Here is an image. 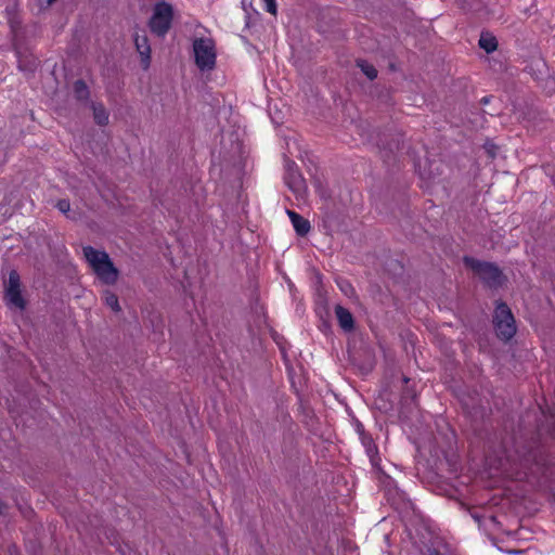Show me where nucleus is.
<instances>
[{"label": "nucleus", "instance_id": "0eeeda50", "mask_svg": "<svg viewBox=\"0 0 555 555\" xmlns=\"http://www.w3.org/2000/svg\"><path fill=\"white\" fill-rule=\"evenodd\" d=\"M137 52L141 57V65L143 69H147L151 64V46L146 34L135 33L133 37Z\"/></svg>", "mask_w": 555, "mask_h": 555}, {"label": "nucleus", "instance_id": "aec40b11", "mask_svg": "<svg viewBox=\"0 0 555 555\" xmlns=\"http://www.w3.org/2000/svg\"><path fill=\"white\" fill-rule=\"evenodd\" d=\"M7 289H21L20 275L16 271L10 272Z\"/></svg>", "mask_w": 555, "mask_h": 555}, {"label": "nucleus", "instance_id": "5701e85b", "mask_svg": "<svg viewBox=\"0 0 555 555\" xmlns=\"http://www.w3.org/2000/svg\"><path fill=\"white\" fill-rule=\"evenodd\" d=\"M262 1L264 2V9L267 12H269L271 14H276L278 7H276L275 0H262Z\"/></svg>", "mask_w": 555, "mask_h": 555}, {"label": "nucleus", "instance_id": "c85d7f7f", "mask_svg": "<svg viewBox=\"0 0 555 555\" xmlns=\"http://www.w3.org/2000/svg\"><path fill=\"white\" fill-rule=\"evenodd\" d=\"M431 555H440V553L438 551H435L434 553H431Z\"/></svg>", "mask_w": 555, "mask_h": 555}, {"label": "nucleus", "instance_id": "f8f14e48", "mask_svg": "<svg viewBox=\"0 0 555 555\" xmlns=\"http://www.w3.org/2000/svg\"><path fill=\"white\" fill-rule=\"evenodd\" d=\"M360 440H361L362 446L365 449V452H366V454H367V456L370 459V462H371L372 466L378 467L379 462H380V457H379V454H378V448L375 444L372 436L367 435L365 437H362Z\"/></svg>", "mask_w": 555, "mask_h": 555}, {"label": "nucleus", "instance_id": "9b49d317", "mask_svg": "<svg viewBox=\"0 0 555 555\" xmlns=\"http://www.w3.org/2000/svg\"><path fill=\"white\" fill-rule=\"evenodd\" d=\"M287 215L292 221V224L299 236H306L311 227L309 220L293 210H287Z\"/></svg>", "mask_w": 555, "mask_h": 555}, {"label": "nucleus", "instance_id": "6e6552de", "mask_svg": "<svg viewBox=\"0 0 555 555\" xmlns=\"http://www.w3.org/2000/svg\"><path fill=\"white\" fill-rule=\"evenodd\" d=\"M17 67L26 75H33L39 66V60L29 51H21L15 48Z\"/></svg>", "mask_w": 555, "mask_h": 555}, {"label": "nucleus", "instance_id": "423d86ee", "mask_svg": "<svg viewBox=\"0 0 555 555\" xmlns=\"http://www.w3.org/2000/svg\"><path fill=\"white\" fill-rule=\"evenodd\" d=\"M173 20V8L166 1L157 2L153 8L149 27L152 34L164 38L171 28Z\"/></svg>", "mask_w": 555, "mask_h": 555}, {"label": "nucleus", "instance_id": "f3484780", "mask_svg": "<svg viewBox=\"0 0 555 555\" xmlns=\"http://www.w3.org/2000/svg\"><path fill=\"white\" fill-rule=\"evenodd\" d=\"M357 66L370 80H374L377 77V69L369 62L364 60H357Z\"/></svg>", "mask_w": 555, "mask_h": 555}, {"label": "nucleus", "instance_id": "7ed1b4c3", "mask_svg": "<svg viewBox=\"0 0 555 555\" xmlns=\"http://www.w3.org/2000/svg\"><path fill=\"white\" fill-rule=\"evenodd\" d=\"M463 261L464 264L472 269L489 288L496 289L503 285L505 275L498 264L489 261H481L468 256H465Z\"/></svg>", "mask_w": 555, "mask_h": 555}, {"label": "nucleus", "instance_id": "f03ea898", "mask_svg": "<svg viewBox=\"0 0 555 555\" xmlns=\"http://www.w3.org/2000/svg\"><path fill=\"white\" fill-rule=\"evenodd\" d=\"M82 253L86 261L102 283L113 285L117 282L119 271L105 250H98L92 246H85Z\"/></svg>", "mask_w": 555, "mask_h": 555}, {"label": "nucleus", "instance_id": "39448f33", "mask_svg": "<svg viewBox=\"0 0 555 555\" xmlns=\"http://www.w3.org/2000/svg\"><path fill=\"white\" fill-rule=\"evenodd\" d=\"M193 54L199 70L209 72L216 67V46L211 38H195L193 40Z\"/></svg>", "mask_w": 555, "mask_h": 555}, {"label": "nucleus", "instance_id": "1a4fd4ad", "mask_svg": "<svg viewBox=\"0 0 555 555\" xmlns=\"http://www.w3.org/2000/svg\"><path fill=\"white\" fill-rule=\"evenodd\" d=\"M335 315L338 322L339 327L345 333H351L356 328V322L352 313L345 307L340 305L335 306Z\"/></svg>", "mask_w": 555, "mask_h": 555}, {"label": "nucleus", "instance_id": "9d476101", "mask_svg": "<svg viewBox=\"0 0 555 555\" xmlns=\"http://www.w3.org/2000/svg\"><path fill=\"white\" fill-rule=\"evenodd\" d=\"M284 180L293 193L300 195L306 191V182L298 170H289V172H285Z\"/></svg>", "mask_w": 555, "mask_h": 555}, {"label": "nucleus", "instance_id": "20e7f679", "mask_svg": "<svg viewBox=\"0 0 555 555\" xmlns=\"http://www.w3.org/2000/svg\"><path fill=\"white\" fill-rule=\"evenodd\" d=\"M492 322L499 339L508 341L515 336L517 331L515 318L505 302H496Z\"/></svg>", "mask_w": 555, "mask_h": 555}, {"label": "nucleus", "instance_id": "a878e982", "mask_svg": "<svg viewBox=\"0 0 555 555\" xmlns=\"http://www.w3.org/2000/svg\"><path fill=\"white\" fill-rule=\"evenodd\" d=\"M285 167H286V172H289V170H297L296 164L292 160H287Z\"/></svg>", "mask_w": 555, "mask_h": 555}, {"label": "nucleus", "instance_id": "dca6fc26", "mask_svg": "<svg viewBox=\"0 0 555 555\" xmlns=\"http://www.w3.org/2000/svg\"><path fill=\"white\" fill-rule=\"evenodd\" d=\"M74 94L79 101H86L89 99L90 91L87 83L82 79H78L74 82Z\"/></svg>", "mask_w": 555, "mask_h": 555}, {"label": "nucleus", "instance_id": "4be33fe9", "mask_svg": "<svg viewBox=\"0 0 555 555\" xmlns=\"http://www.w3.org/2000/svg\"><path fill=\"white\" fill-rule=\"evenodd\" d=\"M55 207L62 212V214H68L70 210V202L68 199L62 198L59 199Z\"/></svg>", "mask_w": 555, "mask_h": 555}, {"label": "nucleus", "instance_id": "b1692460", "mask_svg": "<svg viewBox=\"0 0 555 555\" xmlns=\"http://www.w3.org/2000/svg\"><path fill=\"white\" fill-rule=\"evenodd\" d=\"M356 431L359 435V438L367 436L369 434L365 431L364 426L359 421L356 423Z\"/></svg>", "mask_w": 555, "mask_h": 555}, {"label": "nucleus", "instance_id": "393cba45", "mask_svg": "<svg viewBox=\"0 0 555 555\" xmlns=\"http://www.w3.org/2000/svg\"><path fill=\"white\" fill-rule=\"evenodd\" d=\"M11 30L15 34L20 27V22L15 17L9 20Z\"/></svg>", "mask_w": 555, "mask_h": 555}, {"label": "nucleus", "instance_id": "ddd939ff", "mask_svg": "<svg viewBox=\"0 0 555 555\" xmlns=\"http://www.w3.org/2000/svg\"><path fill=\"white\" fill-rule=\"evenodd\" d=\"M5 300L8 306L20 310L26 307V301L22 296L21 289H5Z\"/></svg>", "mask_w": 555, "mask_h": 555}, {"label": "nucleus", "instance_id": "bb28decb", "mask_svg": "<svg viewBox=\"0 0 555 555\" xmlns=\"http://www.w3.org/2000/svg\"><path fill=\"white\" fill-rule=\"evenodd\" d=\"M489 101H490V98H489V96H483V98L481 99V101H480V102H481L482 104H488V103H489Z\"/></svg>", "mask_w": 555, "mask_h": 555}, {"label": "nucleus", "instance_id": "2eb2a0df", "mask_svg": "<svg viewBox=\"0 0 555 555\" xmlns=\"http://www.w3.org/2000/svg\"><path fill=\"white\" fill-rule=\"evenodd\" d=\"M92 109H93L94 121L99 126H105V125L108 124V113L105 109L103 104H101V103H93L92 104Z\"/></svg>", "mask_w": 555, "mask_h": 555}, {"label": "nucleus", "instance_id": "f257e3e1", "mask_svg": "<svg viewBox=\"0 0 555 555\" xmlns=\"http://www.w3.org/2000/svg\"><path fill=\"white\" fill-rule=\"evenodd\" d=\"M503 453L507 462L518 464L526 472L525 474H543L544 469L552 464L546 446L541 442L538 434L530 438L512 437L503 441Z\"/></svg>", "mask_w": 555, "mask_h": 555}, {"label": "nucleus", "instance_id": "412c9836", "mask_svg": "<svg viewBox=\"0 0 555 555\" xmlns=\"http://www.w3.org/2000/svg\"><path fill=\"white\" fill-rule=\"evenodd\" d=\"M399 149V142L398 141H393L391 143L388 144L387 147H383V158L385 159V162H388L390 160V154H393L395 150H398Z\"/></svg>", "mask_w": 555, "mask_h": 555}, {"label": "nucleus", "instance_id": "4468645a", "mask_svg": "<svg viewBox=\"0 0 555 555\" xmlns=\"http://www.w3.org/2000/svg\"><path fill=\"white\" fill-rule=\"evenodd\" d=\"M479 47L487 53H492L498 48V40L489 33H482L479 39Z\"/></svg>", "mask_w": 555, "mask_h": 555}, {"label": "nucleus", "instance_id": "6ab92c4d", "mask_svg": "<svg viewBox=\"0 0 555 555\" xmlns=\"http://www.w3.org/2000/svg\"><path fill=\"white\" fill-rule=\"evenodd\" d=\"M105 304L115 312H119L121 310L118 297L109 291L105 292Z\"/></svg>", "mask_w": 555, "mask_h": 555}, {"label": "nucleus", "instance_id": "a211bd4d", "mask_svg": "<svg viewBox=\"0 0 555 555\" xmlns=\"http://www.w3.org/2000/svg\"><path fill=\"white\" fill-rule=\"evenodd\" d=\"M337 286L344 293V295L347 296L348 298L356 297V289L348 280H346V279L338 280Z\"/></svg>", "mask_w": 555, "mask_h": 555}, {"label": "nucleus", "instance_id": "cd10ccee", "mask_svg": "<svg viewBox=\"0 0 555 555\" xmlns=\"http://www.w3.org/2000/svg\"><path fill=\"white\" fill-rule=\"evenodd\" d=\"M48 1V4H52L53 2H55L56 0H47Z\"/></svg>", "mask_w": 555, "mask_h": 555}]
</instances>
